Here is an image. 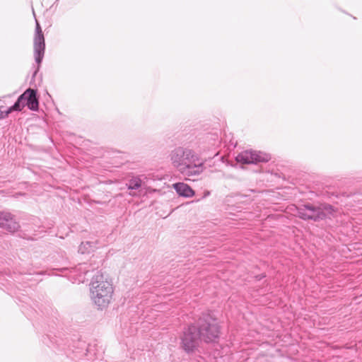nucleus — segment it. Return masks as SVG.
<instances>
[{
	"label": "nucleus",
	"instance_id": "7",
	"mask_svg": "<svg viewBox=\"0 0 362 362\" xmlns=\"http://www.w3.org/2000/svg\"><path fill=\"white\" fill-rule=\"evenodd\" d=\"M33 44L35 59L40 66L45 54V42L41 27L37 20Z\"/></svg>",
	"mask_w": 362,
	"mask_h": 362
},
{
	"label": "nucleus",
	"instance_id": "3",
	"mask_svg": "<svg viewBox=\"0 0 362 362\" xmlns=\"http://www.w3.org/2000/svg\"><path fill=\"white\" fill-rule=\"evenodd\" d=\"M199 337L205 342H214L219 337L220 329L216 319L210 314H204L198 320L197 325Z\"/></svg>",
	"mask_w": 362,
	"mask_h": 362
},
{
	"label": "nucleus",
	"instance_id": "6",
	"mask_svg": "<svg viewBox=\"0 0 362 362\" xmlns=\"http://www.w3.org/2000/svg\"><path fill=\"white\" fill-rule=\"evenodd\" d=\"M269 159V155L252 150L242 151L235 157L236 161L243 164H257L258 163L267 162Z\"/></svg>",
	"mask_w": 362,
	"mask_h": 362
},
{
	"label": "nucleus",
	"instance_id": "8",
	"mask_svg": "<svg viewBox=\"0 0 362 362\" xmlns=\"http://www.w3.org/2000/svg\"><path fill=\"white\" fill-rule=\"evenodd\" d=\"M90 264L88 263L78 264L69 269L68 277L73 283H83L86 279L87 274L90 271Z\"/></svg>",
	"mask_w": 362,
	"mask_h": 362
},
{
	"label": "nucleus",
	"instance_id": "5",
	"mask_svg": "<svg viewBox=\"0 0 362 362\" xmlns=\"http://www.w3.org/2000/svg\"><path fill=\"white\" fill-rule=\"evenodd\" d=\"M199 339L197 327L190 325L185 329L181 337V346L186 353H194L199 347Z\"/></svg>",
	"mask_w": 362,
	"mask_h": 362
},
{
	"label": "nucleus",
	"instance_id": "12",
	"mask_svg": "<svg viewBox=\"0 0 362 362\" xmlns=\"http://www.w3.org/2000/svg\"><path fill=\"white\" fill-rule=\"evenodd\" d=\"M173 188L176 192L185 197H192L194 194V190L187 184L184 182H177L173 185Z\"/></svg>",
	"mask_w": 362,
	"mask_h": 362
},
{
	"label": "nucleus",
	"instance_id": "15",
	"mask_svg": "<svg viewBox=\"0 0 362 362\" xmlns=\"http://www.w3.org/2000/svg\"><path fill=\"white\" fill-rule=\"evenodd\" d=\"M142 181L139 177H134L127 183L129 189H137L141 187Z\"/></svg>",
	"mask_w": 362,
	"mask_h": 362
},
{
	"label": "nucleus",
	"instance_id": "17",
	"mask_svg": "<svg viewBox=\"0 0 362 362\" xmlns=\"http://www.w3.org/2000/svg\"><path fill=\"white\" fill-rule=\"evenodd\" d=\"M62 270H63V271H66V270H68V269H66V268H64V269H62Z\"/></svg>",
	"mask_w": 362,
	"mask_h": 362
},
{
	"label": "nucleus",
	"instance_id": "9",
	"mask_svg": "<svg viewBox=\"0 0 362 362\" xmlns=\"http://www.w3.org/2000/svg\"><path fill=\"white\" fill-rule=\"evenodd\" d=\"M0 227L8 232L13 233L18 230L20 226L11 213L0 211Z\"/></svg>",
	"mask_w": 362,
	"mask_h": 362
},
{
	"label": "nucleus",
	"instance_id": "4",
	"mask_svg": "<svg viewBox=\"0 0 362 362\" xmlns=\"http://www.w3.org/2000/svg\"><path fill=\"white\" fill-rule=\"evenodd\" d=\"M334 211L333 207L329 204H322L315 206L313 204H305L303 207L297 209V215L304 220L318 221L324 219Z\"/></svg>",
	"mask_w": 362,
	"mask_h": 362
},
{
	"label": "nucleus",
	"instance_id": "13",
	"mask_svg": "<svg viewBox=\"0 0 362 362\" xmlns=\"http://www.w3.org/2000/svg\"><path fill=\"white\" fill-rule=\"evenodd\" d=\"M97 241L82 242L78 247V252L81 254L90 253L97 247Z\"/></svg>",
	"mask_w": 362,
	"mask_h": 362
},
{
	"label": "nucleus",
	"instance_id": "1",
	"mask_svg": "<svg viewBox=\"0 0 362 362\" xmlns=\"http://www.w3.org/2000/svg\"><path fill=\"white\" fill-rule=\"evenodd\" d=\"M90 298L99 309H104L111 302L114 289L112 284L99 272L95 275L90 285Z\"/></svg>",
	"mask_w": 362,
	"mask_h": 362
},
{
	"label": "nucleus",
	"instance_id": "10",
	"mask_svg": "<svg viewBox=\"0 0 362 362\" xmlns=\"http://www.w3.org/2000/svg\"><path fill=\"white\" fill-rule=\"evenodd\" d=\"M24 98H25L26 105L30 110L33 111L38 110L39 102L35 90L32 88L27 89L22 95H21V100Z\"/></svg>",
	"mask_w": 362,
	"mask_h": 362
},
{
	"label": "nucleus",
	"instance_id": "16",
	"mask_svg": "<svg viewBox=\"0 0 362 362\" xmlns=\"http://www.w3.org/2000/svg\"><path fill=\"white\" fill-rule=\"evenodd\" d=\"M6 117V114L4 115H3V112H1V114H0V119H2V118H4V117Z\"/></svg>",
	"mask_w": 362,
	"mask_h": 362
},
{
	"label": "nucleus",
	"instance_id": "11",
	"mask_svg": "<svg viewBox=\"0 0 362 362\" xmlns=\"http://www.w3.org/2000/svg\"><path fill=\"white\" fill-rule=\"evenodd\" d=\"M191 150L192 149L189 148L177 147L172 151L170 156L173 165L175 167L178 165V163H182L185 159V156H183L182 153L185 155L187 151Z\"/></svg>",
	"mask_w": 362,
	"mask_h": 362
},
{
	"label": "nucleus",
	"instance_id": "14",
	"mask_svg": "<svg viewBox=\"0 0 362 362\" xmlns=\"http://www.w3.org/2000/svg\"><path fill=\"white\" fill-rule=\"evenodd\" d=\"M26 105L25 98L21 100V95L16 102L6 111V116L13 111H21Z\"/></svg>",
	"mask_w": 362,
	"mask_h": 362
},
{
	"label": "nucleus",
	"instance_id": "2",
	"mask_svg": "<svg viewBox=\"0 0 362 362\" xmlns=\"http://www.w3.org/2000/svg\"><path fill=\"white\" fill-rule=\"evenodd\" d=\"M182 153L185 156V159L182 163L175 166L177 171L186 177L199 175L204 171V166L199 155L192 149L187 151L185 155Z\"/></svg>",
	"mask_w": 362,
	"mask_h": 362
}]
</instances>
